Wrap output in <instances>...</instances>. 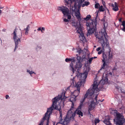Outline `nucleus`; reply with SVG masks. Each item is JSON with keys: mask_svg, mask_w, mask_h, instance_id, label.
Segmentation results:
<instances>
[{"mask_svg": "<svg viewBox=\"0 0 125 125\" xmlns=\"http://www.w3.org/2000/svg\"><path fill=\"white\" fill-rule=\"evenodd\" d=\"M124 110L125 111L124 112L125 113V108L124 109Z\"/></svg>", "mask_w": 125, "mask_h": 125, "instance_id": "nucleus-52", "label": "nucleus"}, {"mask_svg": "<svg viewBox=\"0 0 125 125\" xmlns=\"http://www.w3.org/2000/svg\"><path fill=\"white\" fill-rule=\"evenodd\" d=\"M83 29L79 30H78L77 32L79 34V37L80 39L82 41H86V38L84 37V34L82 30Z\"/></svg>", "mask_w": 125, "mask_h": 125, "instance_id": "nucleus-15", "label": "nucleus"}, {"mask_svg": "<svg viewBox=\"0 0 125 125\" xmlns=\"http://www.w3.org/2000/svg\"><path fill=\"white\" fill-rule=\"evenodd\" d=\"M77 61L76 62L75 58L73 57L71 58H66L65 59V61L66 62H68L71 61L70 65L69 67L70 70L72 71L73 73H74L75 71L79 70L81 68L82 64L81 62L82 61L83 59L81 58L79 56H77Z\"/></svg>", "mask_w": 125, "mask_h": 125, "instance_id": "nucleus-6", "label": "nucleus"}, {"mask_svg": "<svg viewBox=\"0 0 125 125\" xmlns=\"http://www.w3.org/2000/svg\"><path fill=\"white\" fill-rule=\"evenodd\" d=\"M104 27L100 32L99 35L96 36L97 38L99 39V42L102 46L103 49L105 47H109V43L107 39V36L106 32V29L108 26V24L106 22L104 23Z\"/></svg>", "mask_w": 125, "mask_h": 125, "instance_id": "nucleus-5", "label": "nucleus"}, {"mask_svg": "<svg viewBox=\"0 0 125 125\" xmlns=\"http://www.w3.org/2000/svg\"><path fill=\"white\" fill-rule=\"evenodd\" d=\"M80 92V88H77V89L75 90L72 93V94L77 97L79 94Z\"/></svg>", "mask_w": 125, "mask_h": 125, "instance_id": "nucleus-19", "label": "nucleus"}, {"mask_svg": "<svg viewBox=\"0 0 125 125\" xmlns=\"http://www.w3.org/2000/svg\"><path fill=\"white\" fill-rule=\"evenodd\" d=\"M89 70V66L88 64H85L84 67L83 73H80L79 70L76 71V76L71 79V85L77 88H80L81 86L84 82Z\"/></svg>", "mask_w": 125, "mask_h": 125, "instance_id": "nucleus-3", "label": "nucleus"}, {"mask_svg": "<svg viewBox=\"0 0 125 125\" xmlns=\"http://www.w3.org/2000/svg\"><path fill=\"white\" fill-rule=\"evenodd\" d=\"M104 122L106 125H112V124L109 121V119L107 118L104 120Z\"/></svg>", "mask_w": 125, "mask_h": 125, "instance_id": "nucleus-20", "label": "nucleus"}, {"mask_svg": "<svg viewBox=\"0 0 125 125\" xmlns=\"http://www.w3.org/2000/svg\"><path fill=\"white\" fill-rule=\"evenodd\" d=\"M108 59L111 58L112 57V52L110 50H109V52L107 53L106 55L103 53V59L102 60V61L103 62V66L101 69H100V71H99V72L100 71L103 69H106L107 67V65L106 63V62L108 60Z\"/></svg>", "mask_w": 125, "mask_h": 125, "instance_id": "nucleus-9", "label": "nucleus"}, {"mask_svg": "<svg viewBox=\"0 0 125 125\" xmlns=\"http://www.w3.org/2000/svg\"><path fill=\"white\" fill-rule=\"evenodd\" d=\"M24 31L25 34L26 35H27L29 33V31L25 28L24 29Z\"/></svg>", "mask_w": 125, "mask_h": 125, "instance_id": "nucleus-31", "label": "nucleus"}, {"mask_svg": "<svg viewBox=\"0 0 125 125\" xmlns=\"http://www.w3.org/2000/svg\"><path fill=\"white\" fill-rule=\"evenodd\" d=\"M93 58H96V57H94Z\"/></svg>", "mask_w": 125, "mask_h": 125, "instance_id": "nucleus-50", "label": "nucleus"}, {"mask_svg": "<svg viewBox=\"0 0 125 125\" xmlns=\"http://www.w3.org/2000/svg\"><path fill=\"white\" fill-rule=\"evenodd\" d=\"M9 95H6V96H5V97H6V99H7L8 98V97H9Z\"/></svg>", "mask_w": 125, "mask_h": 125, "instance_id": "nucleus-43", "label": "nucleus"}, {"mask_svg": "<svg viewBox=\"0 0 125 125\" xmlns=\"http://www.w3.org/2000/svg\"><path fill=\"white\" fill-rule=\"evenodd\" d=\"M37 30L38 31H41L42 32V30H41V27H39V28L37 29Z\"/></svg>", "mask_w": 125, "mask_h": 125, "instance_id": "nucleus-38", "label": "nucleus"}, {"mask_svg": "<svg viewBox=\"0 0 125 125\" xmlns=\"http://www.w3.org/2000/svg\"><path fill=\"white\" fill-rule=\"evenodd\" d=\"M58 9L62 11L64 17L65 16H67L68 19L69 20L71 18V16L70 14L69 10L68 8H65L64 6H62L58 7Z\"/></svg>", "mask_w": 125, "mask_h": 125, "instance_id": "nucleus-10", "label": "nucleus"}, {"mask_svg": "<svg viewBox=\"0 0 125 125\" xmlns=\"http://www.w3.org/2000/svg\"><path fill=\"white\" fill-rule=\"evenodd\" d=\"M94 82L93 85V87L90 88L87 91L84 97L85 98H88L89 99V102L91 103L89 105V110H92L93 109L96 105L98 106H101L102 104L101 102L96 101V98L97 95V93L100 90V88L98 87L100 83L99 81L96 80ZM103 101H100L102 102ZM101 107V106H100Z\"/></svg>", "mask_w": 125, "mask_h": 125, "instance_id": "nucleus-2", "label": "nucleus"}, {"mask_svg": "<svg viewBox=\"0 0 125 125\" xmlns=\"http://www.w3.org/2000/svg\"><path fill=\"white\" fill-rule=\"evenodd\" d=\"M96 15L94 19L86 22V25L88 31L87 36L88 34L90 35L94 33V31L96 32V26L98 22L100 21L99 18L98 17V12H96Z\"/></svg>", "mask_w": 125, "mask_h": 125, "instance_id": "nucleus-7", "label": "nucleus"}, {"mask_svg": "<svg viewBox=\"0 0 125 125\" xmlns=\"http://www.w3.org/2000/svg\"><path fill=\"white\" fill-rule=\"evenodd\" d=\"M111 5L113 7L112 9L113 10L116 11L118 10V5L117 3L115 2L114 4L111 3Z\"/></svg>", "mask_w": 125, "mask_h": 125, "instance_id": "nucleus-18", "label": "nucleus"}, {"mask_svg": "<svg viewBox=\"0 0 125 125\" xmlns=\"http://www.w3.org/2000/svg\"><path fill=\"white\" fill-rule=\"evenodd\" d=\"M101 49V47H98V48H97V49L96 51H98V52H99V51H100Z\"/></svg>", "mask_w": 125, "mask_h": 125, "instance_id": "nucleus-39", "label": "nucleus"}, {"mask_svg": "<svg viewBox=\"0 0 125 125\" xmlns=\"http://www.w3.org/2000/svg\"><path fill=\"white\" fill-rule=\"evenodd\" d=\"M120 83H118V84H117V85H118L119 86V84H120Z\"/></svg>", "mask_w": 125, "mask_h": 125, "instance_id": "nucleus-47", "label": "nucleus"}, {"mask_svg": "<svg viewBox=\"0 0 125 125\" xmlns=\"http://www.w3.org/2000/svg\"><path fill=\"white\" fill-rule=\"evenodd\" d=\"M110 110L111 114L115 117L114 119L115 123L116 125H122L125 121V119L123 114L120 113L117 110L113 109H110Z\"/></svg>", "mask_w": 125, "mask_h": 125, "instance_id": "nucleus-8", "label": "nucleus"}, {"mask_svg": "<svg viewBox=\"0 0 125 125\" xmlns=\"http://www.w3.org/2000/svg\"><path fill=\"white\" fill-rule=\"evenodd\" d=\"M100 5L98 3H96L95 4V8H98Z\"/></svg>", "mask_w": 125, "mask_h": 125, "instance_id": "nucleus-33", "label": "nucleus"}, {"mask_svg": "<svg viewBox=\"0 0 125 125\" xmlns=\"http://www.w3.org/2000/svg\"><path fill=\"white\" fill-rule=\"evenodd\" d=\"M65 92H63L62 94L53 98L52 100V105L48 108L47 112L49 114V117L52 114L53 109H56L59 112L60 116L59 118V123L63 125H67L70 120H73L75 116L74 112H73L71 110H69L66 117L64 120L62 119V114L61 109L60 105H64V99L67 97L65 96Z\"/></svg>", "mask_w": 125, "mask_h": 125, "instance_id": "nucleus-1", "label": "nucleus"}, {"mask_svg": "<svg viewBox=\"0 0 125 125\" xmlns=\"http://www.w3.org/2000/svg\"><path fill=\"white\" fill-rule=\"evenodd\" d=\"M94 47H96V46H94Z\"/></svg>", "mask_w": 125, "mask_h": 125, "instance_id": "nucleus-53", "label": "nucleus"}, {"mask_svg": "<svg viewBox=\"0 0 125 125\" xmlns=\"http://www.w3.org/2000/svg\"><path fill=\"white\" fill-rule=\"evenodd\" d=\"M42 48V47L40 46H37L36 47V49H40Z\"/></svg>", "mask_w": 125, "mask_h": 125, "instance_id": "nucleus-35", "label": "nucleus"}, {"mask_svg": "<svg viewBox=\"0 0 125 125\" xmlns=\"http://www.w3.org/2000/svg\"><path fill=\"white\" fill-rule=\"evenodd\" d=\"M76 97L75 96H74L72 94H71V96L70 98V101L72 102V104H73V102L75 101L76 100Z\"/></svg>", "mask_w": 125, "mask_h": 125, "instance_id": "nucleus-23", "label": "nucleus"}, {"mask_svg": "<svg viewBox=\"0 0 125 125\" xmlns=\"http://www.w3.org/2000/svg\"><path fill=\"white\" fill-rule=\"evenodd\" d=\"M1 8L0 7V9H1Z\"/></svg>", "mask_w": 125, "mask_h": 125, "instance_id": "nucleus-54", "label": "nucleus"}, {"mask_svg": "<svg viewBox=\"0 0 125 125\" xmlns=\"http://www.w3.org/2000/svg\"><path fill=\"white\" fill-rule=\"evenodd\" d=\"M1 13V10H0V13Z\"/></svg>", "mask_w": 125, "mask_h": 125, "instance_id": "nucleus-48", "label": "nucleus"}, {"mask_svg": "<svg viewBox=\"0 0 125 125\" xmlns=\"http://www.w3.org/2000/svg\"><path fill=\"white\" fill-rule=\"evenodd\" d=\"M115 86L116 88H118V89L120 87L119 86V87H118L117 86H116L115 85Z\"/></svg>", "mask_w": 125, "mask_h": 125, "instance_id": "nucleus-46", "label": "nucleus"}, {"mask_svg": "<svg viewBox=\"0 0 125 125\" xmlns=\"http://www.w3.org/2000/svg\"><path fill=\"white\" fill-rule=\"evenodd\" d=\"M103 5L104 6V8H106V10L105 11L106 12H107V15H110V14H109V11L108 9L107 8L106 6L105 5V2H103Z\"/></svg>", "mask_w": 125, "mask_h": 125, "instance_id": "nucleus-25", "label": "nucleus"}, {"mask_svg": "<svg viewBox=\"0 0 125 125\" xmlns=\"http://www.w3.org/2000/svg\"><path fill=\"white\" fill-rule=\"evenodd\" d=\"M123 28L122 29V30L124 32H125V26L123 27Z\"/></svg>", "mask_w": 125, "mask_h": 125, "instance_id": "nucleus-41", "label": "nucleus"}, {"mask_svg": "<svg viewBox=\"0 0 125 125\" xmlns=\"http://www.w3.org/2000/svg\"><path fill=\"white\" fill-rule=\"evenodd\" d=\"M73 106H72L70 110H71L73 112H74V113L75 115V113H77V114L79 115V116L80 117V116H83V113L81 111V109H79L77 108V109L75 111L74 110H73Z\"/></svg>", "mask_w": 125, "mask_h": 125, "instance_id": "nucleus-16", "label": "nucleus"}, {"mask_svg": "<svg viewBox=\"0 0 125 125\" xmlns=\"http://www.w3.org/2000/svg\"><path fill=\"white\" fill-rule=\"evenodd\" d=\"M70 22L71 23L72 25L74 26L76 28L77 30H77L78 29H79V30L83 29V28L81 26L80 24L79 23L76 22H75L73 21H71Z\"/></svg>", "mask_w": 125, "mask_h": 125, "instance_id": "nucleus-13", "label": "nucleus"}, {"mask_svg": "<svg viewBox=\"0 0 125 125\" xmlns=\"http://www.w3.org/2000/svg\"><path fill=\"white\" fill-rule=\"evenodd\" d=\"M66 2L68 3H72L75 2V7L72 8V12L75 14V15L79 21H81L82 19L80 16L79 11V9L81 6L82 5V7L85 6H87L89 4V2L85 1L84 3H83L84 0H64Z\"/></svg>", "mask_w": 125, "mask_h": 125, "instance_id": "nucleus-4", "label": "nucleus"}, {"mask_svg": "<svg viewBox=\"0 0 125 125\" xmlns=\"http://www.w3.org/2000/svg\"><path fill=\"white\" fill-rule=\"evenodd\" d=\"M122 13L124 15H125V11L123 10L122 11Z\"/></svg>", "mask_w": 125, "mask_h": 125, "instance_id": "nucleus-42", "label": "nucleus"}, {"mask_svg": "<svg viewBox=\"0 0 125 125\" xmlns=\"http://www.w3.org/2000/svg\"><path fill=\"white\" fill-rule=\"evenodd\" d=\"M67 17V16H65L64 17V16L63 17V19L64 21L66 22H69V20L68 19H67L65 18L66 17Z\"/></svg>", "mask_w": 125, "mask_h": 125, "instance_id": "nucleus-30", "label": "nucleus"}, {"mask_svg": "<svg viewBox=\"0 0 125 125\" xmlns=\"http://www.w3.org/2000/svg\"><path fill=\"white\" fill-rule=\"evenodd\" d=\"M122 22V25L123 26H125V21H123Z\"/></svg>", "mask_w": 125, "mask_h": 125, "instance_id": "nucleus-37", "label": "nucleus"}, {"mask_svg": "<svg viewBox=\"0 0 125 125\" xmlns=\"http://www.w3.org/2000/svg\"><path fill=\"white\" fill-rule=\"evenodd\" d=\"M73 106H72L70 110H71L73 112H74V113L75 115V113H77V114L79 115V116L80 117V116H83V113L81 111V109H79L77 108V109L75 111L74 110H73Z\"/></svg>", "mask_w": 125, "mask_h": 125, "instance_id": "nucleus-17", "label": "nucleus"}, {"mask_svg": "<svg viewBox=\"0 0 125 125\" xmlns=\"http://www.w3.org/2000/svg\"><path fill=\"white\" fill-rule=\"evenodd\" d=\"M31 25L30 24H29L27 25L26 26V27L25 28L29 31L30 29V27Z\"/></svg>", "mask_w": 125, "mask_h": 125, "instance_id": "nucleus-32", "label": "nucleus"}, {"mask_svg": "<svg viewBox=\"0 0 125 125\" xmlns=\"http://www.w3.org/2000/svg\"><path fill=\"white\" fill-rule=\"evenodd\" d=\"M65 1V2H66L67 4H70L69 5L70 6H71V7L70 8V9L71 10V12H72V13L73 14H74L75 15V14H74L72 12V8L73 7H75V5H74L75 2L74 1L72 3H67Z\"/></svg>", "mask_w": 125, "mask_h": 125, "instance_id": "nucleus-22", "label": "nucleus"}, {"mask_svg": "<svg viewBox=\"0 0 125 125\" xmlns=\"http://www.w3.org/2000/svg\"><path fill=\"white\" fill-rule=\"evenodd\" d=\"M88 115L90 117V118L91 119H92V118H93V120L94 119V118H93V116L92 115H91L90 114H89Z\"/></svg>", "mask_w": 125, "mask_h": 125, "instance_id": "nucleus-34", "label": "nucleus"}, {"mask_svg": "<svg viewBox=\"0 0 125 125\" xmlns=\"http://www.w3.org/2000/svg\"><path fill=\"white\" fill-rule=\"evenodd\" d=\"M102 50H101L99 52H98V54H101L102 53Z\"/></svg>", "mask_w": 125, "mask_h": 125, "instance_id": "nucleus-40", "label": "nucleus"}, {"mask_svg": "<svg viewBox=\"0 0 125 125\" xmlns=\"http://www.w3.org/2000/svg\"><path fill=\"white\" fill-rule=\"evenodd\" d=\"M99 120L97 118H95V119H94L93 120V121L96 124L98 123L99 122Z\"/></svg>", "mask_w": 125, "mask_h": 125, "instance_id": "nucleus-27", "label": "nucleus"}, {"mask_svg": "<svg viewBox=\"0 0 125 125\" xmlns=\"http://www.w3.org/2000/svg\"><path fill=\"white\" fill-rule=\"evenodd\" d=\"M122 18H121L119 20V22H122Z\"/></svg>", "mask_w": 125, "mask_h": 125, "instance_id": "nucleus-45", "label": "nucleus"}, {"mask_svg": "<svg viewBox=\"0 0 125 125\" xmlns=\"http://www.w3.org/2000/svg\"><path fill=\"white\" fill-rule=\"evenodd\" d=\"M93 59V58L92 57L89 59L88 61L90 63H91V62L92 60Z\"/></svg>", "mask_w": 125, "mask_h": 125, "instance_id": "nucleus-36", "label": "nucleus"}, {"mask_svg": "<svg viewBox=\"0 0 125 125\" xmlns=\"http://www.w3.org/2000/svg\"><path fill=\"white\" fill-rule=\"evenodd\" d=\"M75 125H78V124H75Z\"/></svg>", "mask_w": 125, "mask_h": 125, "instance_id": "nucleus-51", "label": "nucleus"}, {"mask_svg": "<svg viewBox=\"0 0 125 125\" xmlns=\"http://www.w3.org/2000/svg\"><path fill=\"white\" fill-rule=\"evenodd\" d=\"M73 51H74L75 52H77L78 53H81L82 51H81V49L80 48L78 49H74L73 50Z\"/></svg>", "mask_w": 125, "mask_h": 125, "instance_id": "nucleus-26", "label": "nucleus"}, {"mask_svg": "<svg viewBox=\"0 0 125 125\" xmlns=\"http://www.w3.org/2000/svg\"><path fill=\"white\" fill-rule=\"evenodd\" d=\"M27 72L31 76H32V74H36V73L34 72L33 71L29 69H27Z\"/></svg>", "mask_w": 125, "mask_h": 125, "instance_id": "nucleus-24", "label": "nucleus"}, {"mask_svg": "<svg viewBox=\"0 0 125 125\" xmlns=\"http://www.w3.org/2000/svg\"><path fill=\"white\" fill-rule=\"evenodd\" d=\"M91 16L90 15H88L85 18H84V19L86 21H88L91 18Z\"/></svg>", "mask_w": 125, "mask_h": 125, "instance_id": "nucleus-28", "label": "nucleus"}, {"mask_svg": "<svg viewBox=\"0 0 125 125\" xmlns=\"http://www.w3.org/2000/svg\"><path fill=\"white\" fill-rule=\"evenodd\" d=\"M46 111L39 125H49V119L50 117Z\"/></svg>", "mask_w": 125, "mask_h": 125, "instance_id": "nucleus-11", "label": "nucleus"}, {"mask_svg": "<svg viewBox=\"0 0 125 125\" xmlns=\"http://www.w3.org/2000/svg\"><path fill=\"white\" fill-rule=\"evenodd\" d=\"M17 31L16 29L15 28L13 32L14 36L13 37V39L15 43V46L14 49V51L16 50V48H18V44L20 42V40L19 38L17 37L16 36Z\"/></svg>", "mask_w": 125, "mask_h": 125, "instance_id": "nucleus-12", "label": "nucleus"}, {"mask_svg": "<svg viewBox=\"0 0 125 125\" xmlns=\"http://www.w3.org/2000/svg\"><path fill=\"white\" fill-rule=\"evenodd\" d=\"M106 8H104L102 6H101L99 8V10L100 11H103Z\"/></svg>", "mask_w": 125, "mask_h": 125, "instance_id": "nucleus-29", "label": "nucleus"}, {"mask_svg": "<svg viewBox=\"0 0 125 125\" xmlns=\"http://www.w3.org/2000/svg\"><path fill=\"white\" fill-rule=\"evenodd\" d=\"M41 30L42 31H44L45 30V28L44 27H42L41 28Z\"/></svg>", "mask_w": 125, "mask_h": 125, "instance_id": "nucleus-44", "label": "nucleus"}, {"mask_svg": "<svg viewBox=\"0 0 125 125\" xmlns=\"http://www.w3.org/2000/svg\"><path fill=\"white\" fill-rule=\"evenodd\" d=\"M86 98L84 97H83L81 100L80 105L78 107V108L79 109H81V107L83 105V102L84 101Z\"/></svg>", "mask_w": 125, "mask_h": 125, "instance_id": "nucleus-21", "label": "nucleus"}, {"mask_svg": "<svg viewBox=\"0 0 125 125\" xmlns=\"http://www.w3.org/2000/svg\"><path fill=\"white\" fill-rule=\"evenodd\" d=\"M5 29H3V30L2 31H5Z\"/></svg>", "mask_w": 125, "mask_h": 125, "instance_id": "nucleus-49", "label": "nucleus"}, {"mask_svg": "<svg viewBox=\"0 0 125 125\" xmlns=\"http://www.w3.org/2000/svg\"><path fill=\"white\" fill-rule=\"evenodd\" d=\"M107 74H109V75H111V73H105L103 74L102 79L100 81L101 83L103 84L108 83Z\"/></svg>", "mask_w": 125, "mask_h": 125, "instance_id": "nucleus-14", "label": "nucleus"}]
</instances>
